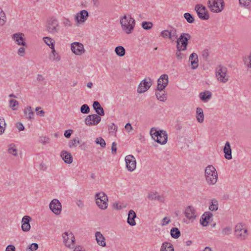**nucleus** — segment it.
Instances as JSON below:
<instances>
[{"label":"nucleus","mask_w":251,"mask_h":251,"mask_svg":"<svg viewBox=\"0 0 251 251\" xmlns=\"http://www.w3.org/2000/svg\"><path fill=\"white\" fill-rule=\"evenodd\" d=\"M152 131L153 130L151 129V134L155 141L161 145H164L167 143L168 137L166 131L163 130L156 131L155 130L154 133H152Z\"/></svg>","instance_id":"obj_9"},{"label":"nucleus","mask_w":251,"mask_h":251,"mask_svg":"<svg viewBox=\"0 0 251 251\" xmlns=\"http://www.w3.org/2000/svg\"><path fill=\"white\" fill-rule=\"evenodd\" d=\"M152 85V80L150 77L145 78L138 85L137 92L142 94L146 92Z\"/></svg>","instance_id":"obj_13"},{"label":"nucleus","mask_w":251,"mask_h":251,"mask_svg":"<svg viewBox=\"0 0 251 251\" xmlns=\"http://www.w3.org/2000/svg\"><path fill=\"white\" fill-rule=\"evenodd\" d=\"M80 112L83 114H88L90 112V108L86 104H83L80 107Z\"/></svg>","instance_id":"obj_50"},{"label":"nucleus","mask_w":251,"mask_h":251,"mask_svg":"<svg viewBox=\"0 0 251 251\" xmlns=\"http://www.w3.org/2000/svg\"><path fill=\"white\" fill-rule=\"evenodd\" d=\"M96 143L97 144H100L102 148L105 147L106 143L105 141L101 137L97 138L96 140Z\"/></svg>","instance_id":"obj_51"},{"label":"nucleus","mask_w":251,"mask_h":251,"mask_svg":"<svg viewBox=\"0 0 251 251\" xmlns=\"http://www.w3.org/2000/svg\"><path fill=\"white\" fill-rule=\"evenodd\" d=\"M200 98L203 102L207 101L212 97V93L209 91H206L200 93Z\"/></svg>","instance_id":"obj_29"},{"label":"nucleus","mask_w":251,"mask_h":251,"mask_svg":"<svg viewBox=\"0 0 251 251\" xmlns=\"http://www.w3.org/2000/svg\"><path fill=\"white\" fill-rule=\"evenodd\" d=\"M39 169L40 171H46L47 169V166L44 162H41L39 165Z\"/></svg>","instance_id":"obj_57"},{"label":"nucleus","mask_w":251,"mask_h":251,"mask_svg":"<svg viewBox=\"0 0 251 251\" xmlns=\"http://www.w3.org/2000/svg\"><path fill=\"white\" fill-rule=\"evenodd\" d=\"M195 10L197 12L199 18L201 20H208L209 15L206 7L202 4H199L195 6Z\"/></svg>","instance_id":"obj_12"},{"label":"nucleus","mask_w":251,"mask_h":251,"mask_svg":"<svg viewBox=\"0 0 251 251\" xmlns=\"http://www.w3.org/2000/svg\"><path fill=\"white\" fill-rule=\"evenodd\" d=\"M36 80L39 83L43 84L45 82L46 79L43 75L38 74L37 75Z\"/></svg>","instance_id":"obj_52"},{"label":"nucleus","mask_w":251,"mask_h":251,"mask_svg":"<svg viewBox=\"0 0 251 251\" xmlns=\"http://www.w3.org/2000/svg\"><path fill=\"white\" fill-rule=\"evenodd\" d=\"M117 144L115 142H113L112 143V147H111V150H112V152L113 154H115L116 153V151H117Z\"/></svg>","instance_id":"obj_61"},{"label":"nucleus","mask_w":251,"mask_h":251,"mask_svg":"<svg viewBox=\"0 0 251 251\" xmlns=\"http://www.w3.org/2000/svg\"><path fill=\"white\" fill-rule=\"evenodd\" d=\"M79 144H80V142L78 138L77 137L70 141L69 146L71 148H75L77 146V145Z\"/></svg>","instance_id":"obj_45"},{"label":"nucleus","mask_w":251,"mask_h":251,"mask_svg":"<svg viewBox=\"0 0 251 251\" xmlns=\"http://www.w3.org/2000/svg\"><path fill=\"white\" fill-rule=\"evenodd\" d=\"M26 47L22 46L20 47L18 50V54L20 56H24L25 54V49Z\"/></svg>","instance_id":"obj_53"},{"label":"nucleus","mask_w":251,"mask_h":251,"mask_svg":"<svg viewBox=\"0 0 251 251\" xmlns=\"http://www.w3.org/2000/svg\"><path fill=\"white\" fill-rule=\"evenodd\" d=\"M19 103L18 101L14 100H11L9 101V106L13 110H15L18 108Z\"/></svg>","instance_id":"obj_46"},{"label":"nucleus","mask_w":251,"mask_h":251,"mask_svg":"<svg viewBox=\"0 0 251 251\" xmlns=\"http://www.w3.org/2000/svg\"><path fill=\"white\" fill-rule=\"evenodd\" d=\"M184 17L189 23H193L195 21L194 17L189 13H185L184 14Z\"/></svg>","instance_id":"obj_43"},{"label":"nucleus","mask_w":251,"mask_h":251,"mask_svg":"<svg viewBox=\"0 0 251 251\" xmlns=\"http://www.w3.org/2000/svg\"><path fill=\"white\" fill-rule=\"evenodd\" d=\"M96 202L98 207L104 210L108 206V197L104 192L98 193L95 195Z\"/></svg>","instance_id":"obj_7"},{"label":"nucleus","mask_w":251,"mask_h":251,"mask_svg":"<svg viewBox=\"0 0 251 251\" xmlns=\"http://www.w3.org/2000/svg\"><path fill=\"white\" fill-rule=\"evenodd\" d=\"M160 251H175L173 245L169 242L163 243L160 248Z\"/></svg>","instance_id":"obj_34"},{"label":"nucleus","mask_w":251,"mask_h":251,"mask_svg":"<svg viewBox=\"0 0 251 251\" xmlns=\"http://www.w3.org/2000/svg\"><path fill=\"white\" fill-rule=\"evenodd\" d=\"M240 6L249 10H251V0H238Z\"/></svg>","instance_id":"obj_35"},{"label":"nucleus","mask_w":251,"mask_h":251,"mask_svg":"<svg viewBox=\"0 0 251 251\" xmlns=\"http://www.w3.org/2000/svg\"><path fill=\"white\" fill-rule=\"evenodd\" d=\"M5 251H15V248L13 245H8L6 247Z\"/></svg>","instance_id":"obj_64"},{"label":"nucleus","mask_w":251,"mask_h":251,"mask_svg":"<svg viewBox=\"0 0 251 251\" xmlns=\"http://www.w3.org/2000/svg\"><path fill=\"white\" fill-rule=\"evenodd\" d=\"M113 207L117 210H121L123 208H125L126 206H122L121 205H119L118 203H114L113 205Z\"/></svg>","instance_id":"obj_60"},{"label":"nucleus","mask_w":251,"mask_h":251,"mask_svg":"<svg viewBox=\"0 0 251 251\" xmlns=\"http://www.w3.org/2000/svg\"><path fill=\"white\" fill-rule=\"evenodd\" d=\"M50 141V139L48 137L43 136L40 138V142L43 145H46L47 144L49 143Z\"/></svg>","instance_id":"obj_54"},{"label":"nucleus","mask_w":251,"mask_h":251,"mask_svg":"<svg viewBox=\"0 0 251 251\" xmlns=\"http://www.w3.org/2000/svg\"><path fill=\"white\" fill-rule=\"evenodd\" d=\"M126 167L129 172L133 171L136 167V161L135 158L132 155H126L125 157Z\"/></svg>","instance_id":"obj_16"},{"label":"nucleus","mask_w":251,"mask_h":251,"mask_svg":"<svg viewBox=\"0 0 251 251\" xmlns=\"http://www.w3.org/2000/svg\"><path fill=\"white\" fill-rule=\"evenodd\" d=\"M31 221V218L29 216H25L22 220L21 228L23 231L27 232L29 231L31 228L30 222Z\"/></svg>","instance_id":"obj_20"},{"label":"nucleus","mask_w":251,"mask_h":251,"mask_svg":"<svg viewBox=\"0 0 251 251\" xmlns=\"http://www.w3.org/2000/svg\"><path fill=\"white\" fill-rule=\"evenodd\" d=\"M234 235L237 239L241 241L245 240L249 236L246 225L241 223H238L234 227Z\"/></svg>","instance_id":"obj_3"},{"label":"nucleus","mask_w":251,"mask_h":251,"mask_svg":"<svg viewBox=\"0 0 251 251\" xmlns=\"http://www.w3.org/2000/svg\"><path fill=\"white\" fill-rule=\"evenodd\" d=\"M153 26V24L150 22H143L142 27L145 30H150Z\"/></svg>","instance_id":"obj_44"},{"label":"nucleus","mask_w":251,"mask_h":251,"mask_svg":"<svg viewBox=\"0 0 251 251\" xmlns=\"http://www.w3.org/2000/svg\"><path fill=\"white\" fill-rule=\"evenodd\" d=\"M170 222V219L168 217H166L163 219L162 223L161 225L162 226H164L168 225Z\"/></svg>","instance_id":"obj_58"},{"label":"nucleus","mask_w":251,"mask_h":251,"mask_svg":"<svg viewBox=\"0 0 251 251\" xmlns=\"http://www.w3.org/2000/svg\"><path fill=\"white\" fill-rule=\"evenodd\" d=\"M168 82V75L166 74L161 75L157 80V89L158 90H163L167 86Z\"/></svg>","instance_id":"obj_19"},{"label":"nucleus","mask_w":251,"mask_h":251,"mask_svg":"<svg viewBox=\"0 0 251 251\" xmlns=\"http://www.w3.org/2000/svg\"><path fill=\"white\" fill-rule=\"evenodd\" d=\"M24 114L26 119L32 120L33 119L34 113L31 106L25 107L24 110Z\"/></svg>","instance_id":"obj_33"},{"label":"nucleus","mask_w":251,"mask_h":251,"mask_svg":"<svg viewBox=\"0 0 251 251\" xmlns=\"http://www.w3.org/2000/svg\"><path fill=\"white\" fill-rule=\"evenodd\" d=\"M157 196L156 193H151L148 194V198L150 200H155L156 199Z\"/></svg>","instance_id":"obj_55"},{"label":"nucleus","mask_w":251,"mask_h":251,"mask_svg":"<svg viewBox=\"0 0 251 251\" xmlns=\"http://www.w3.org/2000/svg\"><path fill=\"white\" fill-rule=\"evenodd\" d=\"M136 217V214L133 210H130L128 214L127 223L131 226H134L136 225L134 219Z\"/></svg>","instance_id":"obj_27"},{"label":"nucleus","mask_w":251,"mask_h":251,"mask_svg":"<svg viewBox=\"0 0 251 251\" xmlns=\"http://www.w3.org/2000/svg\"><path fill=\"white\" fill-rule=\"evenodd\" d=\"M189 61L191 62L192 69H196L198 68L199 59L197 54L196 53H192L189 57Z\"/></svg>","instance_id":"obj_23"},{"label":"nucleus","mask_w":251,"mask_h":251,"mask_svg":"<svg viewBox=\"0 0 251 251\" xmlns=\"http://www.w3.org/2000/svg\"><path fill=\"white\" fill-rule=\"evenodd\" d=\"M157 99L161 101H165L167 100V94L163 90H158L155 92Z\"/></svg>","instance_id":"obj_31"},{"label":"nucleus","mask_w":251,"mask_h":251,"mask_svg":"<svg viewBox=\"0 0 251 251\" xmlns=\"http://www.w3.org/2000/svg\"><path fill=\"white\" fill-rule=\"evenodd\" d=\"M62 237L65 246L69 249H73L75 246V238L74 234L70 231L63 233Z\"/></svg>","instance_id":"obj_10"},{"label":"nucleus","mask_w":251,"mask_h":251,"mask_svg":"<svg viewBox=\"0 0 251 251\" xmlns=\"http://www.w3.org/2000/svg\"><path fill=\"white\" fill-rule=\"evenodd\" d=\"M44 42L51 49H53L54 48L55 41L53 39L49 37H45L43 38Z\"/></svg>","instance_id":"obj_36"},{"label":"nucleus","mask_w":251,"mask_h":251,"mask_svg":"<svg viewBox=\"0 0 251 251\" xmlns=\"http://www.w3.org/2000/svg\"><path fill=\"white\" fill-rule=\"evenodd\" d=\"M96 240L98 244L102 247L106 246L105 239L101 233L97 231L95 233Z\"/></svg>","instance_id":"obj_22"},{"label":"nucleus","mask_w":251,"mask_h":251,"mask_svg":"<svg viewBox=\"0 0 251 251\" xmlns=\"http://www.w3.org/2000/svg\"><path fill=\"white\" fill-rule=\"evenodd\" d=\"M196 118L200 123H202L204 121V114L202 108L197 107L196 109Z\"/></svg>","instance_id":"obj_32"},{"label":"nucleus","mask_w":251,"mask_h":251,"mask_svg":"<svg viewBox=\"0 0 251 251\" xmlns=\"http://www.w3.org/2000/svg\"><path fill=\"white\" fill-rule=\"evenodd\" d=\"M93 107L98 115L100 116H103L104 115V110L99 101H95L93 102Z\"/></svg>","instance_id":"obj_26"},{"label":"nucleus","mask_w":251,"mask_h":251,"mask_svg":"<svg viewBox=\"0 0 251 251\" xmlns=\"http://www.w3.org/2000/svg\"><path fill=\"white\" fill-rule=\"evenodd\" d=\"M89 17V14L87 10H82L80 12L76 13L75 16V25L79 26L80 25L83 24L87 20Z\"/></svg>","instance_id":"obj_11"},{"label":"nucleus","mask_w":251,"mask_h":251,"mask_svg":"<svg viewBox=\"0 0 251 251\" xmlns=\"http://www.w3.org/2000/svg\"><path fill=\"white\" fill-rule=\"evenodd\" d=\"M50 208L53 213L58 215L61 211V204L58 200L53 199L50 204Z\"/></svg>","instance_id":"obj_17"},{"label":"nucleus","mask_w":251,"mask_h":251,"mask_svg":"<svg viewBox=\"0 0 251 251\" xmlns=\"http://www.w3.org/2000/svg\"><path fill=\"white\" fill-rule=\"evenodd\" d=\"M46 30L50 34H56L58 32L60 26L58 21L55 18L50 19L46 25Z\"/></svg>","instance_id":"obj_8"},{"label":"nucleus","mask_w":251,"mask_h":251,"mask_svg":"<svg viewBox=\"0 0 251 251\" xmlns=\"http://www.w3.org/2000/svg\"><path fill=\"white\" fill-rule=\"evenodd\" d=\"M122 29L127 34L133 31L135 25V20L130 14H125L121 17L120 20Z\"/></svg>","instance_id":"obj_1"},{"label":"nucleus","mask_w":251,"mask_h":251,"mask_svg":"<svg viewBox=\"0 0 251 251\" xmlns=\"http://www.w3.org/2000/svg\"><path fill=\"white\" fill-rule=\"evenodd\" d=\"M101 117L98 114H91L87 116L85 119V124L87 126L97 125L101 121Z\"/></svg>","instance_id":"obj_15"},{"label":"nucleus","mask_w":251,"mask_h":251,"mask_svg":"<svg viewBox=\"0 0 251 251\" xmlns=\"http://www.w3.org/2000/svg\"><path fill=\"white\" fill-rule=\"evenodd\" d=\"M205 177L207 183L214 185L218 180V173L216 169L212 165L208 166L205 169Z\"/></svg>","instance_id":"obj_2"},{"label":"nucleus","mask_w":251,"mask_h":251,"mask_svg":"<svg viewBox=\"0 0 251 251\" xmlns=\"http://www.w3.org/2000/svg\"><path fill=\"white\" fill-rule=\"evenodd\" d=\"M73 130L72 129H68V130H66L65 131V133H64V136L65 137H66L67 138H69L70 137L71 134H72L73 133Z\"/></svg>","instance_id":"obj_59"},{"label":"nucleus","mask_w":251,"mask_h":251,"mask_svg":"<svg viewBox=\"0 0 251 251\" xmlns=\"http://www.w3.org/2000/svg\"><path fill=\"white\" fill-rule=\"evenodd\" d=\"M232 228L230 226H226L222 230L221 233L223 235H228L231 234Z\"/></svg>","instance_id":"obj_47"},{"label":"nucleus","mask_w":251,"mask_h":251,"mask_svg":"<svg viewBox=\"0 0 251 251\" xmlns=\"http://www.w3.org/2000/svg\"><path fill=\"white\" fill-rule=\"evenodd\" d=\"M72 51L76 55H82L85 52L83 45L79 42H75L71 45Z\"/></svg>","instance_id":"obj_14"},{"label":"nucleus","mask_w":251,"mask_h":251,"mask_svg":"<svg viewBox=\"0 0 251 251\" xmlns=\"http://www.w3.org/2000/svg\"><path fill=\"white\" fill-rule=\"evenodd\" d=\"M16 127L20 131H22L24 129V126L20 122H18L17 123Z\"/></svg>","instance_id":"obj_63"},{"label":"nucleus","mask_w":251,"mask_h":251,"mask_svg":"<svg viewBox=\"0 0 251 251\" xmlns=\"http://www.w3.org/2000/svg\"><path fill=\"white\" fill-rule=\"evenodd\" d=\"M64 25L65 26H72V24L68 19H66L64 22Z\"/></svg>","instance_id":"obj_62"},{"label":"nucleus","mask_w":251,"mask_h":251,"mask_svg":"<svg viewBox=\"0 0 251 251\" xmlns=\"http://www.w3.org/2000/svg\"><path fill=\"white\" fill-rule=\"evenodd\" d=\"M8 151L13 156H16L18 155V151L15 146L13 144H11L9 146Z\"/></svg>","instance_id":"obj_41"},{"label":"nucleus","mask_w":251,"mask_h":251,"mask_svg":"<svg viewBox=\"0 0 251 251\" xmlns=\"http://www.w3.org/2000/svg\"><path fill=\"white\" fill-rule=\"evenodd\" d=\"M191 36L188 33H182L176 41L177 50L179 51H185L187 50L188 40Z\"/></svg>","instance_id":"obj_5"},{"label":"nucleus","mask_w":251,"mask_h":251,"mask_svg":"<svg viewBox=\"0 0 251 251\" xmlns=\"http://www.w3.org/2000/svg\"><path fill=\"white\" fill-rule=\"evenodd\" d=\"M168 39L172 42L177 39V30L175 27H171L169 29Z\"/></svg>","instance_id":"obj_30"},{"label":"nucleus","mask_w":251,"mask_h":251,"mask_svg":"<svg viewBox=\"0 0 251 251\" xmlns=\"http://www.w3.org/2000/svg\"><path fill=\"white\" fill-rule=\"evenodd\" d=\"M215 75L217 80L221 83H226L229 80L227 69L225 66L221 65L218 66L215 70Z\"/></svg>","instance_id":"obj_4"},{"label":"nucleus","mask_w":251,"mask_h":251,"mask_svg":"<svg viewBox=\"0 0 251 251\" xmlns=\"http://www.w3.org/2000/svg\"><path fill=\"white\" fill-rule=\"evenodd\" d=\"M185 216L189 219H194L196 217V211L194 208L192 206H189L185 210Z\"/></svg>","instance_id":"obj_24"},{"label":"nucleus","mask_w":251,"mask_h":251,"mask_svg":"<svg viewBox=\"0 0 251 251\" xmlns=\"http://www.w3.org/2000/svg\"><path fill=\"white\" fill-rule=\"evenodd\" d=\"M6 123L4 118H0V135L4 132Z\"/></svg>","instance_id":"obj_48"},{"label":"nucleus","mask_w":251,"mask_h":251,"mask_svg":"<svg viewBox=\"0 0 251 251\" xmlns=\"http://www.w3.org/2000/svg\"><path fill=\"white\" fill-rule=\"evenodd\" d=\"M12 38L18 45L27 47L25 39L24 38V34L23 33L21 32L15 33L13 34Z\"/></svg>","instance_id":"obj_18"},{"label":"nucleus","mask_w":251,"mask_h":251,"mask_svg":"<svg viewBox=\"0 0 251 251\" xmlns=\"http://www.w3.org/2000/svg\"><path fill=\"white\" fill-rule=\"evenodd\" d=\"M168 33H169V29L162 30L160 33V35L164 38H168Z\"/></svg>","instance_id":"obj_56"},{"label":"nucleus","mask_w":251,"mask_h":251,"mask_svg":"<svg viewBox=\"0 0 251 251\" xmlns=\"http://www.w3.org/2000/svg\"><path fill=\"white\" fill-rule=\"evenodd\" d=\"M213 214L210 212H205L202 216V221H201V224L203 226H206L208 224V220L211 218Z\"/></svg>","instance_id":"obj_28"},{"label":"nucleus","mask_w":251,"mask_h":251,"mask_svg":"<svg viewBox=\"0 0 251 251\" xmlns=\"http://www.w3.org/2000/svg\"><path fill=\"white\" fill-rule=\"evenodd\" d=\"M218 201L217 200L213 199L211 201V203L209 206V209L212 211H215L218 209Z\"/></svg>","instance_id":"obj_38"},{"label":"nucleus","mask_w":251,"mask_h":251,"mask_svg":"<svg viewBox=\"0 0 251 251\" xmlns=\"http://www.w3.org/2000/svg\"><path fill=\"white\" fill-rule=\"evenodd\" d=\"M115 51L116 54L120 57L124 56L126 53V50L125 48L121 46L116 47Z\"/></svg>","instance_id":"obj_39"},{"label":"nucleus","mask_w":251,"mask_h":251,"mask_svg":"<svg viewBox=\"0 0 251 251\" xmlns=\"http://www.w3.org/2000/svg\"><path fill=\"white\" fill-rule=\"evenodd\" d=\"M224 152L225 153V157L226 159L230 160L232 158L231 149L229 142H226L225 144Z\"/></svg>","instance_id":"obj_25"},{"label":"nucleus","mask_w":251,"mask_h":251,"mask_svg":"<svg viewBox=\"0 0 251 251\" xmlns=\"http://www.w3.org/2000/svg\"><path fill=\"white\" fill-rule=\"evenodd\" d=\"M171 235L175 239L178 238L180 236V232L176 227H173L171 230Z\"/></svg>","instance_id":"obj_40"},{"label":"nucleus","mask_w":251,"mask_h":251,"mask_svg":"<svg viewBox=\"0 0 251 251\" xmlns=\"http://www.w3.org/2000/svg\"><path fill=\"white\" fill-rule=\"evenodd\" d=\"M60 156L66 163L71 164L72 163L73 158L71 153L66 151H63L61 152Z\"/></svg>","instance_id":"obj_21"},{"label":"nucleus","mask_w":251,"mask_h":251,"mask_svg":"<svg viewBox=\"0 0 251 251\" xmlns=\"http://www.w3.org/2000/svg\"><path fill=\"white\" fill-rule=\"evenodd\" d=\"M50 58L53 61L58 62L60 60V57L56 52L54 48L51 49V54L50 55Z\"/></svg>","instance_id":"obj_37"},{"label":"nucleus","mask_w":251,"mask_h":251,"mask_svg":"<svg viewBox=\"0 0 251 251\" xmlns=\"http://www.w3.org/2000/svg\"><path fill=\"white\" fill-rule=\"evenodd\" d=\"M38 248V245L37 243H32L26 249V251H35Z\"/></svg>","instance_id":"obj_49"},{"label":"nucleus","mask_w":251,"mask_h":251,"mask_svg":"<svg viewBox=\"0 0 251 251\" xmlns=\"http://www.w3.org/2000/svg\"><path fill=\"white\" fill-rule=\"evenodd\" d=\"M207 6L211 12L218 13L224 10L225 1L224 0H208Z\"/></svg>","instance_id":"obj_6"},{"label":"nucleus","mask_w":251,"mask_h":251,"mask_svg":"<svg viewBox=\"0 0 251 251\" xmlns=\"http://www.w3.org/2000/svg\"><path fill=\"white\" fill-rule=\"evenodd\" d=\"M6 15L4 11L0 8V26L3 25L6 22Z\"/></svg>","instance_id":"obj_42"}]
</instances>
